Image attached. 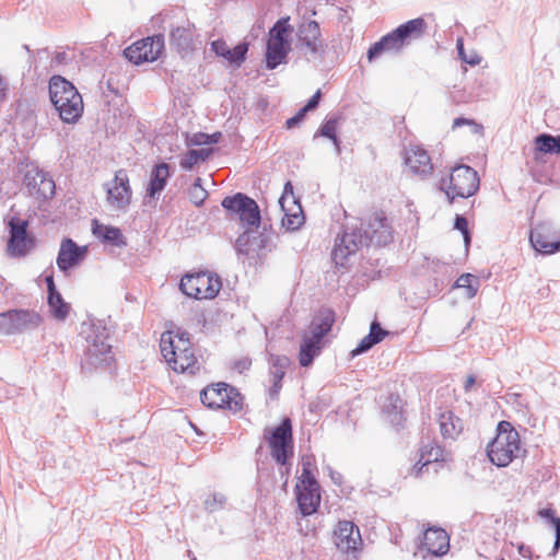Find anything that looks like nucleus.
Listing matches in <instances>:
<instances>
[{"mask_svg":"<svg viewBox=\"0 0 560 560\" xmlns=\"http://www.w3.org/2000/svg\"><path fill=\"white\" fill-rule=\"evenodd\" d=\"M81 334L86 341L85 361L91 366L109 365L113 361L109 332L101 323H84Z\"/></svg>","mask_w":560,"mask_h":560,"instance_id":"5","label":"nucleus"},{"mask_svg":"<svg viewBox=\"0 0 560 560\" xmlns=\"http://www.w3.org/2000/svg\"><path fill=\"white\" fill-rule=\"evenodd\" d=\"M49 96L63 122L74 124L82 116V96L75 86L62 77L56 75L50 79Z\"/></svg>","mask_w":560,"mask_h":560,"instance_id":"3","label":"nucleus"},{"mask_svg":"<svg viewBox=\"0 0 560 560\" xmlns=\"http://www.w3.org/2000/svg\"><path fill=\"white\" fill-rule=\"evenodd\" d=\"M389 399H390V402L394 406V408H396V404L397 402H400V399L398 397H393L392 396Z\"/></svg>","mask_w":560,"mask_h":560,"instance_id":"58","label":"nucleus"},{"mask_svg":"<svg viewBox=\"0 0 560 560\" xmlns=\"http://www.w3.org/2000/svg\"><path fill=\"white\" fill-rule=\"evenodd\" d=\"M404 162L410 173L419 176H429L433 172V164L427 150L417 144H410L405 150Z\"/></svg>","mask_w":560,"mask_h":560,"instance_id":"21","label":"nucleus"},{"mask_svg":"<svg viewBox=\"0 0 560 560\" xmlns=\"http://www.w3.org/2000/svg\"><path fill=\"white\" fill-rule=\"evenodd\" d=\"M179 288L184 294L196 300L213 299L221 289V281L210 272L186 275Z\"/></svg>","mask_w":560,"mask_h":560,"instance_id":"9","label":"nucleus"},{"mask_svg":"<svg viewBox=\"0 0 560 560\" xmlns=\"http://www.w3.org/2000/svg\"><path fill=\"white\" fill-rule=\"evenodd\" d=\"M279 205L283 211L282 226L287 231H295L304 223V213L300 202L293 194V186L287 182L283 187V192L279 198Z\"/></svg>","mask_w":560,"mask_h":560,"instance_id":"17","label":"nucleus"},{"mask_svg":"<svg viewBox=\"0 0 560 560\" xmlns=\"http://www.w3.org/2000/svg\"><path fill=\"white\" fill-rule=\"evenodd\" d=\"M247 50V44H238L233 49L230 48V54L228 55L226 60L230 62L241 63L245 59Z\"/></svg>","mask_w":560,"mask_h":560,"instance_id":"43","label":"nucleus"},{"mask_svg":"<svg viewBox=\"0 0 560 560\" xmlns=\"http://www.w3.org/2000/svg\"><path fill=\"white\" fill-rule=\"evenodd\" d=\"M48 307L51 316L60 322L68 317L71 310L70 304L62 299L59 292L48 294Z\"/></svg>","mask_w":560,"mask_h":560,"instance_id":"34","label":"nucleus"},{"mask_svg":"<svg viewBox=\"0 0 560 560\" xmlns=\"http://www.w3.org/2000/svg\"><path fill=\"white\" fill-rule=\"evenodd\" d=\"M556 142L559 144V153H560V135L555 137Z\"/></svg>","mask_w":560,"mask_h":560,"instance_id":"59","label":"nucleus"},{"mask_svg":"<svg viewBox=\"0 0 560 560\" xmlns=\"http://www.w3.org/2000/svg\"><path fill=\"white\" fill-rule=\"evenodd\" d=\"M211 46H212V50L218 56H222L226 59L228 55L230 54V48L224 40H221V39L214 40L211 44Z\"/></svg>","mask_w":560,"mask_h":560,"instance_id":"49","label":"nucleus"},{"mask_svg":"<svg viewBox=\"0 0 560 560\" xmlns=\"http://www.w3.org/2000/svg\"><path fill=\"white\" fill-rule=\"evenodd\" d=\"M170 176L171 173L168 164L164 162L156 164L151 171L147 196L154 198L158 194H160L165 188Z\"/></svg>","mask_w":560,"mask_h":560,"instance_id":"28","label":"nucleus"},{"mask_svg":"<svg viewBox=\"0 0 560 560\" xmlns=\"http://www.w3.org/2000/svg\"><path fill=\"white\" fill-rule=\"evenodd\" d=\"M336 126H337V120L336 119L327 120L322 126V128L319 129V135L323 136V137L331 139L334 144H335V147H336L337 152H339L340 148H339V141H338L337 137H336Z\"/></svg>","mask_w":560,"mask_h":560,"instance_id":"42","label":"nucleus"},{"mask_svg":"<svg viewBox=\"0 0 560 560\" xmlns=\"http://www.w3.org/2000/svg\"><path fill=\"white\" fill-rule=\"evenodd\" d=\"M444 460V451L435 443L423 445L420 450L419 462L415 465L412 474L418 477L422 474V469L429 465Z\"/></svg>","mask_w":560,"mask_h":560,"instance_id":"27","label":"nucleus"},{"mask_svg":"<svg viewBox=\"0 0 560 560\" xmlns=\"http://www.w3.org/2000/svg\"><path fill=\"white\" fill-rule=\"evenodd\" d=\"M222 207L238 215L243 226L247 229L258 228L260 223V211L256 201L241 192L225 197Z\"/></svg>","mask_w":560,"mask_h":560,"instance_id":"14","label":"nucleus"},{"mask_svg":"<svg viewBox=\"0 0 560 560\" xmlns=\"http://www.w3.org/2000/svg\"><path fill=\"white\" fill-rule=\"evenodd\" d=\"M9 228L10 238L7 246L9 254L14 257L25 256L33 246V242L27 235V222L12 218Z\"/></svg>","mask_w":560,"mask_h":560,"instance_id":"20","label":"nucleus"},{"mask_svg":"<svg viewBox=\"0 0 560 560\" xmlns=\"http://www.w3.org/2000/svg\"><path fill=\"white\" fill-rule=\"evenodd\" d=\"M265 438L271 450L273 459L281 465H284L288 458L293 454L290 419H283V421L271 431L266 430Z\"/></svg>","mask_w":560,"mask_h":560,"instance_id":"12","label":"nucleus"},{"mask_svg":"<svg viewBox=\"0 0 560 560\" xmlns=\"http://www.w3.org/2000/svg\"><path fill=\"white\" fill-rule=\"evenodd\" d=\"M160 348L165 361L175 372L195 374L199 370L187 332H163Z\"/></svg>","mask_w":560,"mask_h":560,"instance_id":"2","label":"nucleus"},{"mask_svg":"<svg viewBox=\"0 0 560 560\" xmlns=\"http://www.w3.org/2000/svg\"><path fill=\"white\" fill-rule=\"evenodd\" d=\"M467 225H468L467 220L464 217H460V215L456 217V219H455V229H457L458 231H460L463 233L464 241H465L466 245H468L469 242H470V237H469Z\"/></svg>","mask_w":560,"mask_h":560,"instance_id":"47","label":"nucleus"},{"mask_svg":"<svg viewBox=\"0 0 560 560\" xmlns=\"http://www.w3.org/2000/svg\"><path fill=\"white\" fill-rule=\"evenodd\" d=\"M271 369L270 375L272 377L273 389L272 394H277L281 387L280 383L285 374V370L289 365V359L287 357L272 355L270 359Z\"/></svg>","mask_w":560,"mask_h":560,"instance_id":"35","label":"nucleus"},{"mask_svg":"<svg viewBox=\"0 0 560 560\" xmlns=\"http://www.w3.org/2000/svg\"><path fill=\"white\" fill-rule=\"evenodd\" d=\"M387 334L388 332L384 330L377 322H373L371 324L369 336L375 338V343L381 342L387 336Z\"/></svg>","mask_w":560,"mask_h":560,"instance_id":"48","label":"nucleus"},{"mask_svg":"<svg viewBox=\"0 0 560 560\" xmlns=\"http://www.w3.org/2000/svg\"><path fill=\"white\" fill-rule=\"evenodd\" d=\"M538 515L541 518L549 520L555 527V550H557L560 546V518L555 516V511L552 509H541L538 511Z\"/></svg>","mask_w":560,"mask_h":560,"instance_id":"41","label":"nucleus"},{"mask_svg":"<svg viewBox=\"0 0 560 560\" xmlns=\"http://www.w3.org/2000/svg\"><path fill=\"white\" fill-rule=\"evenodd\" d=\"M425 21L422 18L413 19L396 28L397 35L409 44L410 40L420 38L425 31Z\"/></svg>","mask_w":560,"mask_h":560,"instance_id":"30","label":"nucleus"},{"mask_svg":"<svg viewBox=\"0 0 560 560\" xmlns=\"http://www.w3.org/2000/svg\"><path fill=\"white\" fill-rule=\"evenodd\" d=\"M334 544L339 551L357 558L363 547L359 527L351 521H339L334 529Z\"/></svg>","mask_w":560,"mask_h":560,"instance_id":"15","label":"nucleus"},{"mask_svg":"<svg viewBox=\"0 0 560 560\" xmlns=\"http://www.w3.org/2000/svg\"><path fill=\"white\" fill-rule=\"evenodd\" d=\"M330 328L331 320L326 317L320 322H313L310 329L303 334L299 353V361L302 366L311 365L314 358L319 354L323 338Z\"/></svg>","mask_w":560,"mask_h":560,"instance_id":"10","label":"nucleus"},{"mask_svg":"<svg viewBox=\"0 0 560 560\" xmlns=\"http://www.w3.org/2000/svg\"><path fill=\"white\" fill-rule=\"evenodd\" d=\"M457 46H458L459 55H460L462 59H463L465 62H467V63H468V65H470V66H476V65H479V63H480V61H481L480 57L475 56V57H472V59H468V57H466V56L464 55V51H463V44H462V43H459V42H458Z\"/></svg>","mask_w":560,"mask_h":560,"instance_id":"51","label":"nucleus"},{"mask_svg":"<svg viewBox=\"0 0 560 560\" xmlns=\"http://www.w3.org/2000/svg\"><path fill=\"white\" fill-rule=\"evenodd\" d=\"M311 462L303 460L302 474L295 486L299 509L303 515L315 513L320 503V488L312 475Z\"/></svg>","mask_w":560,"mask_h":560,"instance_id":"8","label":"nucleus"},{"mask_svg":"<svg viewBox=\"0 0 560 560\" xmlns=\"http://www.w3.org/2000/svg\"><path fill=\"white\" fill-rule=\"evenodd\" d=\"M194 31L190 27H176L171 33V44L179 52H188L192 48Z\"/></svg>","mask_w":560,"mask_h":560,"instance_id":"32","label":"nucleus"},{"mask_svg":"<svg viewBox=\"0 0 560 560\" xmlns=\"http://www.w3.org/2000/svg\"><path fill=\"white\" fill-rule=\"evenodd\" d=\"M462 124H466V120H465V119H463V118H457V119H455V121H454V127H457V126H459V125H462Z\"/></svg>","mask_w":560,"mask_h":560,"instance_id":"57","label":"nucleus"},{"mask_svg":"<svg viewBox=\"0 0 560 560\" xmlns=\"http://www.w3.org/2000/svg\"><path fill=\"white\" fill-rule=\"evenodd\" d=\"M86 254V246H79L71 238H65L60 244L57 266L61 271L66 272L84 260Z\"/></svg>","mask_w":560,"mask_h":560,"instance_id":"23","label":"nucleus"},{"mask_svg":"<svg viewBox=\"0 0 560 560\" xmlns=\"http://www.w3.org/2000/svg\"><path fill=\"white\" fill-rule=\"evenodd\" d=\"M93 234L104 242L117 246L125 245L124 236L118 228L100 224L96 220L93 221Z\"/></svg>","mask_w":560,"mask_h":560,"instance_id":"33","label":"nucleus"},{"mask_svg":"<svg viewBox=\"0 0 560 560\" xmlns=\"http://www.w3.org/2000/svg\"><path fill=\"white\" fill-rule=\"evenodd\" d=\"M423 544L432 555L442 556L448 550L450 538L442 528H429L424 533Z\"/></svg>","mask_w":560,"mask_h":560,"instance_id":"26","label":"nucleus"},{"mask_svg":"<svg viewBox=\"0 0 560 560\" xmlns=\"http://www.w3.org/2000/svg\"><path fill=\"white\" fill-rule=\"evenodd\" d=\"M304 115H305V113H302V109H300L295 116H293L287 120V127L292 128L295 125H298L303 119Z\"/></svg>","mask_w":560,"mask_h":560,"instance_id":"52","label":"nucleus"},{"mask_svg":"<svg viewBox=\"0 0 560 560\" xmlns=\"http://www.w3.org/2000/svg\"><path fill=\"white\" fill-rule=\"evenodd\" d=\"M522 453L518 432L508 421L498 424L495 438L488 444L487 454L490 462L498 467L509 466Z\"/></svg>","mask_w":560,"mask_h":560,"instance_id":"4","label":"nucleus"},{"mask_svg":"<svg viewBox=\"0 0 560 560\" xmlns=\"http://www.w3.org/2000/svg\"><path fill=\"white\" fill-rule=\"evenodd\" d=\"M476 380L472 375H469L465 382V390H469L471 386L475 384Z\"/></svg>","mask_w":560,"mask_h":560,"instance_id":"55","label":"nucleus"},{"mask_svg":"<svg viewBox=\"0 0 560 560\" xmlns=\"http://www.w3.org/2000/svg\"><path fill=\"white\" fill-rule=\"evenodd\" d=\"M164 49V40L161 36L147 37L142 40L135 43L125 49V57L133 62L140 65L143 62L155 61Z\"/></svg>","mask_w":560,"mask_h":560,"instance_id":"18","label":"nucleus"},{"mask_svg":"<svg viewBox=\"0 0 560 560\" xmlns=\"http://www.w3.org/2000/svg\"><path fill=\"white\" fill-rule=\"evenodd\" d=\"M477 172L467 165H457L452 168L448 176L440 182V189L446 194L450 202L455 198H468L475 195L479 188Z\"/></svg>","mask_w":560,"mask_h":560,"instance_id":"6","label":"nucleus"},{"mask_svg":"<svg viewBox=\"0 0 560 560\" xmlns=\"http://www.w3.org/2000/svg\"><path fill=\"white\" fill-rule=\"evenodd\" d=\"M407 43L401 36L397 35V31L394 30L392 33L383 36L378 42L373 44L368 50V59L372 61L375 57L380 56L385 51L399 52Z\"/></svg>","mask_w":560,"mask_h":560,"instance_id":"25","label":"nucleus"},{"mask_svg":"<svg viewBox=\"0 0 560 560\" xmlns=\"http://www.w3.org/2000/svg\"><path fill=\"white\" fill-rule=\"evenodd\" d=\"M319 97H320V92L317 91L311 98L310 101L307 102V104L301 108L302 109V113H307L308 110H312L314 109L317 105H318V102H319Z\"/></svg>","mask_w":560,"mask_h":560,"instance_id":"50","label":"nucleus"},{"mask_svg":"<svg viewBox=\"0 0 560 560\" xmlns=\"http://www.w3.org/2000/svg\"><path fill=\"white\" fill-rule=\"evenodd\" d=\"M192 560H197L196 558H194Z\"/></svg>","mask_w":560,"mask_h":560,"instance_id":"61","label":"nucleus"},{"mask_svg":"<svg viewBox=\"0 0 560 560\" xmlns=\"http://www.w3.org/2000/svg\"><path fill=\"white\" fill-rule=\"evenodd\" d=\"M293 27L289 24V18H282L270 28L266 51V66L276 69L285 62L291 50Z\"/></svg>","mask_w":560,"mask_h":560,"instance_id":"7","label":"nucleus"},{"mask_svg":"<svg viewBox=\"0 0 560 560\" xmlns=\"http://www.w3.org/2000/svg\"><path fill=\"white\" fill-rule=\"evenodd\" d=\"M389 417H390L389 421L392 423H398V421L401 418V415H400V411H395L393 415H389Z\"/></svg>","mask_w":560,"mask_h":560,"instance_id":"56","label":"nucleus"},{"mask_svg":"<svg viewBox=\"0 0 560 560\" xmlns=\"http://www.w3.org/2000/svg\"><path fill=\"white\" fill-rule=\"evenodd\" d=\"M225 503V497L221 493H214L206 500V506L210 511L222 508Z\"/></svg>","mask_w":560,"mask_h":560,"instance_id":"46","label":"nucleus"},{"mask_svg":"<svg viewBox=\"0 0 560 560\" xmlns=\"http://www.w3.org/2000/svg\"><path fill=\"white\" fill-rule=\"evenodd\" d=\"M455 287L465 290V298L472 299L478 292L480 280L471 273H464L456 280Z\"/></svg>","mask_w":560,"mask_h":560,"instance_id":"37","label":"nucleus"},{"mask_svg":"<svg viewBox=\"0 0 560 560\" xmlns=\"http://www.w3.org/2000/svg\"><path fill=\"white\" fill-rule=\"evenodd\" d=\"M211 152V149L189 150L180 158L179 164L184 170H191L198 163L205 162Z\"/></svg>","mask_w":560,"mask_h":560,"instance_id":"36","label":"nucleus"},{"mask_svg":"<svg viewBox=\"0 0 560 560\" xmlns=\"http://www.w3.org/2000/svg\"><path fill=\"white\" fill-rule=\"evenodd\" d=\"M13 334H22L38 328L43 323L40 314L34 310H10Z\"/></svg>","mask_w":560,"mask_h":560,"instance_id":"24","label":"nucleus"},{"mask_svg":"<svg viewBox=\"0 0 560 560\" xmlns=\"http://www.w3.org/2000/svg\"><path fill=\"white\" fill-rule=\"evenodd\" d=\"M375 343V338H373L372 336H365L361 341L360 343L358 345V347L355 349H353L351 351V355L352 357H355V355H359L363 352H366L368 350H370Z\"/></svg>","mask_w":560,"mask_h":560,"instance_id":"45","label":"nucleus"},{"mask_svg":"<svg viewBox=\"0 0 560 560\" xmlns=\"http://www.w3.org/2000/svg\"><path fill=\"white\" fill-rule=\"evenodd\" d=\"M441 434L445 439L455 440L463 430V423L453 412H444L439 418Z\"/></svg>","mask_w":560,"mask_h":560,"instance_id":"29","label":"nucleus"},{"mask_svg":"<svg viewBox=\"0 0 560 560\" xmlns=\"http://www.w3.org/2000/svg\"><path fill=\"white\" fill-rule=\"evenodd\" d=\"M221 138V132H214L212 135H208L205 132H196L187 137L188 145H203L217 143Z\"/></svg>","mask_w":560,"mask_h":560,"instance_id":"40","label":"nucleus"},{"mask_svg":"<svg viewBox=\"0 0 560 560\" xmlns=\"http://www.w3.org/2000/svg\"><path fill=\"white\" fill-rule=\"evenodd\" d=\"M533 248L540 254L550 255L560 250V241L548 242L546 236L537 229H533L529 235Z\"/></svg>","mask_w":560,"mask_h":560,"instance_id":"31","label":"nucleus"},{"mask_svg":"<svg viewBox=\"0 0 560 560\" xmlns=\"http://www.w3.org/2000/svg\"><path fill=\"white\" fill-rule=\"evenodd\" d=\"M233 388L226 384H218L205 388L200 394L201 402L209 408H229L237 411L242 408V398L238 394L233 397Z\"/></svg>","mask_w":560,"mask_h":560,"instance_id":"16","label":"nucleus"},{"mask_svg":"<svg viewBox=\"0 0 560 560\" xmlns=\"http://www.w3.org/2000/svg\"><path fill=\"white\" fill-rule=\"evenodd\" d=\"M0 334L7 336L14 335L11 311L0 313Z\"/></svg>","mask_w":560,"mask_h":560,"instance_id":"44","label":"nucleus"},{"mask_svg":"<svg viewBox=\"0 0 560 560\" xmlns=\"http://www.w3.org/2000/svg\"><path fill=\"white\" fill-rule=\"evenodd\" d=\"M270 233H257L253 229H246V231L237 237L235 242V249L241 255L261 257L270 250Z\"/></svg>","mask_w":560,"mask_h":560,"instance_id":"19","label":"nucleus"},{"mask_svg":"<svg viewBox=\"0 0 560 560\" xmlns=\"http://www.w3.org/2000/svg\"><path fill=\"white\" fill-rule=\"evenodd\" d=\"M106 203L114 211H126L131 202L132 190L125 170L115 173L113 179L104 184Z\"/></svg>","mask_w":560,"mask_h":560,"instance_id":"13","label":"nucleus"},{"mask_svg":"<svg viewBox=\"0 0 560 560\" xmlns=\"http://www.w3.org/2000/svg\"><path fill=\"white\" fill-rule=\"evenodd\" d=\"M295 46L308 60L324 55L326 45L316 21H303L299 24Z\"/></svg>","mask_w":560,"mask_h":560,"instance_id":"11","label":"nucleus"},{"mask_svg":"<svg viewBox=\"0 0 560 560\" xmlns=\"http://www.w3.org/2000/svg\"><path fill=\"white\" fill-rule=\"evenodd\" d=\"M535 149L541 153L558 154L559 144L551 135L542 133L535 138Z\"/></svg>","mask_w":560,"mask_h":560,"instance_id":"38","label":"nucleus"},{"mask_svg":"<svg viewBox=\"0 0 560 560\" xmlns=\"http://www.w3.org/2000/svg\"><path fill=\"white\" fill-rule=\"evenodd\" d=\"M330 478L331 480L336 483V485H341L342 483V476L341 474L337 472V471H332L330 470Z\"/></svg>","mask_w":560,"mask_h":560,"instance_id":"54","label":"nucleus"},{"mask_svg":"<svg viewBox=\"0 0 560 560\" xmlns=\"http://www.w3.org/2000/svg\"><path fill=\"white\" fill-rule=\"evenodd\" d=\"M189 200L197 207H200L208 197V191L202 187L201 178L197 177L188 189Z\"/></svg>","mask_w":560,"mask_h":560,"instance_id":"39","label":"nucleus"},{"mask_svg":"<svg viewBox=\"0 0 560 560\" xmlns=\"http://www.w3.org/2000/svg\"><path fill=\"white\" fill-rule=\"evenodd\" d=\"M4 89V83L2 81V79L0 78V91H2Z\"/></svg>","mask_w":560,"mask_h":560,"instance_id":"60","label":"nucleus"},{"mask_svg":"<svg viewBox=\"0 0 560 560\" xmlns=\"http://www.w3.org/2000/svg\"><path fill=\"white\" fill-rule=\"evenodd\" d=\"M390 241L392 231L386 218L374 214L366 222L362 221L360 228L342 234L332 249V260L337 266L343 267L348 258L362 246L370 244L383 246Z\"/></svg>","mask_w":560,"mask_h":560,"instance_id":"1","label":"nucleus"},{"mask_svg":"<svg viewBox=\"0 0 560 560\" xmlns=\"http://www.w3.org/2000/svg\"><path fill=\"white\" fill-rule=\"evenodd\" d=\"M46 283H47L48 294L58 293L52 276L46 277Z\"/></svg>","mask_w":560,"mask_h":560,"instance_id":"53","label":"nucleus"},{"mask_svg":"<svg viewBox=\"0 0 560 560\" xmlns=\"http://www.w3.org/2000/svg\"><path fill=\"white\" fill-rule=\"evenodd\" d=\"M25 185L31 196L37 199H48L55 194V182L45 172L32 168L25 174Z\"/></svg>","mask_w":560,"mask_h":560,"instance_id":"22","label":"nucleus"}]
</instances>
